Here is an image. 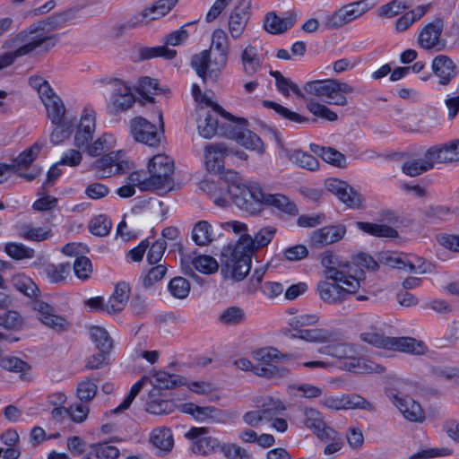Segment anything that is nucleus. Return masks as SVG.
I'll return each mask as SVG.
<instances>
[{
  "instance_id": "1",
  "label": "nucleus",
  "mask_w": 459,
  "mask_h": 459,
  "mask_svg": "<svg viewBox=\"0 0 459 459\" xmlns=\"http://www.w3.org/2000/svg\"><path fill=\"white\" fill-rule=\"evenodd\" d=\"M276 231L275 227L266 226L254 237L245 233L238 241L224 246L221 253V272L236 281L243 280L250 272L254 250L266 247Z\"/></svg>"
},
{
  "instance_id": "2",
  "label": "nucleus",
  "mask_w": 459,
  "mask_h": 459,
  "mask_svg": "<svg viewBox=\"0 0 459 459\" xmlns=\"http://www.w3.org/2000/svg\"><path fill=\"white\" fill-rule=\"evenodd\" d=\"M53 24L54 21L51 18L35 22L7 39L4 43V48H16L18 55L22 56L39 48L48 51L55 47L57 41V36L52 33L55 30Z\"/></svg>"
},
{
  "instance_id": "3",
  "label": "nucleus",
  "mask_w": 459,
  "mask_h": 459,
  "mask_svg": "<svg viewBox=\"0 0 459 459\" xmlns=\"http://www.w3.org/2000/svg\"><path fill=\"white\" fill-rule=\"evenodd\" d=\"M361 278H351L342 281L330 282L328 281H321L317 284V293L319 297L326 303L336 304L348 296L355 294L361 287Z\"/></svg>"
},
{
  "instance_id": "4",
  "label": "nucleus",
  "mask_w": 459,
  "mask_h": 459,
  "mask_svg": "<svg viewBox=\"0 0 459 459\" xmlns=\"http://www.w3.org/2000/svg\"><path fill=\"white\" fill-rule=\"evenodd\" d=\"M173 161L167 155H155L148 163V173L156 191L166 193L173 189Z\"/></svg>"
},
{
  "instance_id": "5",
  "label": "nucleus",
  "mask_w": 459,
  "mask_h": 459,
  "mask_svg": "<svg viewBox=\"0 0 459 459\" xmlns=\"http://www.w3.org/2000/svg\"><path fill=\"white\" fill-rule=\"evenodd\" d=\"M255 375L264 378H277L287 376L288 369L279 368L273 361L280 359V351L272 347L261 348L253 352Z\"/></svg>"
},
{
  "instance_id": "6",
  "label": "nucleus",
  "mask_w": 459,
  "mask_h": 459,
  "mask_svg": "<svg viewBox=\"0 0 459 459\" xmlns=\"http://www.w3.org/2000/svg\"><path fill=\"white\" fill-rule=\"evenodd\" d=\"M264 193V191L257 184L237 186L235 192L230 189L236 205L251 214H256L262 211Z\"/></svg>"
},
{
  "instance_id": "7",
  "label": "nucleus",
  "mask_w": 459,
  "mask_h": 459,
  "mask_svg": "<svg viewBox=\"0 0 459 459\" xmlns=\"http://www.w3.org/2000/svg\"><path fill=\"white\" fill-rule=\"evenodd\" d=\"M321 264L325 268L324 274L327 280L342 281L351 278H360L354 275L355 269L350 262L331 251L321 254Z\"/></svg>"
},
{
  "instance_id": "8",
  "label": "nucleus",
  "mask_w": 459,
  "mask_h": 459,
  "mask_svg": "<svg viewBox=\"0 0 459 459\" xmlns=\"http://www.w3.org/2000/svg\"><path fill=\"white\" fill-rule=\"evenodd\" d=\"M369 6L365 1L353 2L339 8L325 17L324 26L327 30H335L348 24L366 13Z\"/></svg>"
},
{
  "instance_id": "9",
  "label": "nucleus",
  "mask_w": 459,
  "mask_h": 459,
  "mask_svg": "<svg viewBox=\"0 0 459 459\" xmlns=\"http://www.w3.org/2000/svg\"><path fill=\"white\" fill-rule=\"evenodd\" d=\"M443 30L444 21L440 18L427 23L418 34V46L426 51H443L446 47V39L441 38Z\"/></svg>"
},
{
  "instance_id": "10",
  "label": "nucleus",
  "mask_w": 459,
  "mask_h": 459,
  "mask_svg": "<svg viewBox=\"0 0 459 459\" xmlns=\"http://www.w3.org/2000/svg\"><path fill=\"white\" fill-rule=\"evenodd\" d=\"M212 110L201 109L199 118L197 120V130L200 136L204 139L212 138L218 131V115L229 119L234 120V117L224 110L220 105L212 104L210 106Z\"/></svg>"
},
{
  "instance_id": "11",
  "label": "nucleus",
  "mask_w": 459,
  "mask_h": 459,
  "mask_svg": "<svg viewBox=\"0 0 459 459\" xmlns=\"http://www.w3.org/2000/svg\"><path fill=\"white\" fill-rule=\"evenodd\" d=\"M130 131L136 142L151 147H156L160 143L162 132L157 126L143 117H136L130 121Z\"/></svg>"
},
{
  "instance_id": "12",
  "label": "nucleus",
  "mask_w": 459,
  "mask_h": 459,
  "mask_svg": "<svg viewBox=\"0 0 459 459\" xmlns=\"http://www.w3.org/2000/svg\"><path fill=\"white\" fill-rule=\"evenodd\" d=\"M385 393L406 420L411 422L424 421L425 413L420 403L412 398L400 396L401 391L395 388H388Z\"/></svg>"
},
{
  "instance_id": "13",
  "label": "nucleus",
  "mask_w": 459,
  "mask_h": 459,
  "mask_svg": "<svg viewBox=\"0 0 459 459\" xmlns=\"http://www.w3.org/2000/svg\"><path fill=\"white\" fill-rule=\"evenodd\" d=\"M108 83L112 89L110 101L113 110L124 112L131 108L135 103V98L129 83L118 78H112Z\"/></svg>"
},
{
  "instance_id": "14",
  "label": "nucleus",
  "mask_w": 459,
  "mask_h": 459,
  "mask_svg": "<svg viewBox=\"0 0 459 459\" xmlns=\"http://www.w3.org/2000/svg\"><path fill=\"white\" fill-rule=\"evenodd\" d=\"M252 0H238L232 9L228 21V30L233 39L242 37L250 20V7Z\"/></svg>"
},
{
  "instance_id": "15",
  "label": "nucleus",
  "mask_w": 459,
  "mask_h": 459,
  "mask_svg": "<svg viewBox=\"0 0 459 459\" xmlns=\"http://www.w3.org/2000/svg\"><path fill=\"white\" fill-rule=\"evenodd\" d=\"M33 308L38 312L39 320L47 327L56 332L68 330L70 322L65 317L57 315L55 307L51 305L42 300H35Z\"/></svg>"
},
{
  "instance_id": "16",
  "label": "nucleus",
  "mask_w": 459,
  "mask_h": 459,
  "mask_svg": "<svg viewBox=\"0 0 459 459\" xmlns=\"http://www.w3.org/2000/svg\"><path fill=\"white\" fill-rule=\"evenodd\" d=\"M326 189L336 195L341 202L350 208H359L363 203V197L346 182L330 178L325 182Z\"/></svg>"
},
{
  "instance_id": "17",
  "label": "nucleus",
  "mask_w": 459,
  "mask_h": 459,
  "mask_svg": "<svg viewBox=\"0 0 459 459\" xmlns=\"http://www.w3.org/2000/svg\"><path fill=\"white\" fill-rule=\"evenodd\" d=\"M180 411L190 414L195 420L207 423H220L227 420L226 413L213 406H198L193 403L181 404Z\"/></svg>"
},
{
  "instance_id": "18",
  "label": "nucleus",
  "mask_w": 459,
  "mask_h": 459,
  "mask_svg": "<svg viewBox=\"0 0 459 459\" xmlns=\"http://www.w3.org/2000/svg\"><path fill=\"white\" fill-rule=\"evenodd\" d=\"M95 127V111L92 109L84 108L74 134V145L79 149H84L92 140Z\"/></svg>"
},
{
  "instance_id": "19",
  "label": "nucleus",
  "mask_w": 459,
  "mask_h": 459,
  "mask_svg": "<svg viewBox=\"0 0 459 459\" xmlns=\"http://www.w3.org/2000/svg\"><path fill=\"white\" fill-rule=\"evenodd\" d=\"M346 233V227L342 224L330 225L314 230L310 242L316 247H323L341 240Z\"/></svg>"
},
{
  "instance_id": "20",
  "label": "nucleus",
  "mask_w": 459,
  "mask_h": 459,
  "mask_svg": "<svg viewBox=\"0 0 459 459\" xmlns=\"http://www.w3.org/2000/svg\"><path fill=\"white\" fill-rule=\"evenodd\" d=\"M431 69L438 78L440 85H447L458 74V68L455 63L446 55H437L434 57L431 63Z\"/></svg>"
},
{
  "instance_id": "21",
  "label": "nucleus",
  "mask_w": 459,
  "mask_h": 459,
  "mask_svg": "<svg viewBox=\"0 0 459 459\" xmlns=\"http://www.w3.org/2000/svg\"><path fill=\"white\" fill-rule=\"evenodd\" d=\"M207 432L205 428H192L186 437L196 439L192 446L195 454L205 455L221 449L219 441L212 437H201Z\"/></svg>"
},
{
  "instance_id": "22",
  "label": "nucleus",
  "mask_w": 459,
  "mask_h": 459,
  "mask_svg": "<svg viewBox=\"0 0 459 459\" xmlns=\"http://www.w3.org/2000/svg\"><path fill=\"white\" fill-rule=\"evenodd\" d=\"M92 169L96 170L98 178H105L121 173L124 166L118 160V154L111 152L96 160L92 163Z\"/></svg>"
},
{
  "instance_id": "23",
  "label": "nucleus",
  "mask_w": 459,
  "mask_h": 459,
  "mask_svg": "<svg viewBox=\"0 0 459 459\" xmlns=\"http://www.w3.org/2000/svg\"><path fill=\"white\" fill-rule=\"evenodd\" d=\"M275 140L277 146L285 152L286 157L292 163L299 166L302 169H306L314 171L318 169L319 163L317 159L310 153L305 152L301 150H287L284 148L283 143L281 138L275 134Z\"/></svg>"
},
{
  "instance_id": "24",
  "label": "nucleus",
  "mask_w": 459,
  "mask_h": 459,
  "mask_svg": "<svg viewBox=\"0 0 459 459\" xmlns=\"http://www.w3.org/2000/svg\"><path fill=\"white\" fill-rule=\"evenodd\" d=\"M290 337L315 343L333 342L338 340L336 333L323 328H304L299 332L292 333Z\"/></svg>"
},
{
  "instance_id": "25",
  "label": "nucleus",
  "mask_w": 459,
  "mask_h": 459,
  "mask_svg": "<svg viewBox=\"0 0 459 459\" xmlns=\"http://www.w3.org/2000/svg\"><path fill=\"white\" fill-rule=\"evenodd\" d=\"M130 298L129 284L121 281L115 286L110 298L105 303V311L108 314H116L122 311Z\"/></svg>"
},
{
  "instance_id": "26",
  "label": "nucleus",
  "mask_w": 459,
  "mask_h": 459,
  "mask_svg": "<svg viewBox=\"0 0 459 459\" xmlns=\"http://www.w3.org/2000/svg\"><path fill=\"white\" fill-rule=\"evenodd\" d=\"M228 150L222 143H212L205 146V165L209 171L223 173V159Z\"/></svg>"
},
{
  "instance_id": "27",
  "label": "nucleus",
  "mask_w": 459,
  "mask_h": 459,
  "mask_svg": "<svg viewBox=\"0 0 459 459\" xmlns=\"http://www.w3.org/2000/svg\"><path fill=\"white\" fill-rule=\"evenodd\" d=\"M340 82L337 80H317L308 82L305 84L304 90L311 95L316 96L327 103L336 89L341 90Z\"/></svg>"
},
{
  "instance_id": "28",
  "label": "nucleus",
  "mask_w": 459,
  "mask_h": 459,
  "mask_svg": "<svg viewBox=\"0 0 459 459\" xmlns=\"http://www.w3.org/2000/svg\"><path fill=\"white\" fill-rule=\"evenodd\" d=\"M342 368L347 371L357 374L381 373L384 371L382 366L359 358L357 354L347 357L343 360Z\"/></svg>"
},
{
  "instance_id": "29",
  "label": "nucleus",
  "mask_w": 459,
  "mask_h": 459,
  "mask_svg": "<svg viewBox=\"0 0 459 459\" xmlns=\"http://www.w3.org/2000/svg\"><path fill=\"white\" fill-rule=\"evenodd\" d=\"M389 350L412 355H422L427 347L421 341L411 337H392Z\"/></svg>"
},
{
  "instance_id": "30",
  "label": "nucleus",
  "mask_w": 459,
  "mask_h": 459,
  "mask_svg": "<svg viewBox=\"0 0 459 459\" xmlns=\"http://www.w3.org/2000/svg\"><path fill=\"white\" fill-rule=\"evenodd\" d=\"M45 106L47 116L52 124H60L65 120L66 112L65 106L59 96L55 91L49 94L48 98L41 100Z\"/></svg>"
},
{
  "instance_id": "31",
  "label": "nucleus",
  "mask_w": 459,
  "mask_h": 459,
  "mask_svg": "<svg viewBox=\"0 0 459 459\" xmlns=\"http://www.w3.org/2000/svg\"><path fill=\"white\" fill-rule=\"evenodd\" d=\"M264 205L275 208L279 212L289 215H295L298 213L296 204L291 202L286 195L281 194H269L264 192L262 207Z\"/></svg>"
},
{
  "instance_id": "32",
  "label": "nucleus",
  "mask_w": 459,
  "mask_h": 459,
  "mask_svg": "<svg viewBox=\"0 0 459 459\" xmlns=\"http://www.w3.org/2000/svg\"><path fill=\"white\" fill-rule=\"evenodd\" d=\"M242 71L247 76L254 75L262 65V59L257 48L253 45H247L240 55Z\"/></svg>"
},
{
  "instance_id": "33",
  "label": "nucleus",
  "mask_w": 459,
  "mask_h": 459,
  "mask_svg": "<svg viewBox=\"0 0 459 459\" xmlns=\"http://www.w3.org/2000/svg\"><path fill=\"white\" fill-rule=\"evenodd\" d=\"M136 91L142 99L139 103L143 106L151 104L153 106L154 98L153 95L157 94L160 89L158 87V82L151 77H142L139 79L136 85Z\"/></svg>"
},
{
  "instance_id": "34",
  "label": "nucleus",
  "mask_w": 459,
  "mask_h": 459,
  "mask_svg": "<svg viewBox=\"0 0 459 459\" xmlns=\"http://www.w3.org/2000/svg\"><path fill=\"white\" fill-rule=\"evenodd\" d=\"M212 225L207 221H199L192 230V239L200 247L208 246L215 239Z\"/></svg>"
},
{
  "instance_id": "35",
  "label": "nucleus",
  "mask_w": 459,
  "mask_h": 459,
  "mask_svg": "<svg viewBox=\"0 0 459 459\" xmlns=\"http://www.w3.org/2000/svg\"><path fill=\"white\" fill-rule=\"evenodd\" d=\"M426 156L433 168L436 163H448L456 161L451 142L448 143L433 146L426 152Z\"/></svg>"
},
{
  "instance_id": "36",
  "label": "nucleus",
  "mask_w": 459,
  "mask_h": 459,
  "mask_svg": "<svg viewBox=\"0 0 459 459\" xmlns=\"http://www.w3.org/2000/svg\"><path fill=\"white\" fill-rule=\"evenodd\" d=\"M379 261L386 266L401 269L411 273H417V269L421 268V265L417 266L412 262L404 259L402 255L390 252L381 253Z\"/></svg>"
},
{
  "instance_id": "37",
  "label": "nucleus",
  "mask_w": 459,
  "mask_h": 459,
  "mask_svg": "<svg viewBox=\"0 0 459 459\" xmlns=\"http://www.w3.org/2000/svg\"><path fill=\"white\" fill-rule=\"evenodd\" d=\"M151 443L160 452H169L174 445L173 436L169 429L165 427L154 429L150 436Z\"/></svg>"
},
{
  "instance_id": "38",
  "label": "nucleus",
  "mask_w": 459,
  "mask_h": 459,
  "mask_svg": "<svg viewBox=\"0 0 459 459\" xmlns=\"http://www.w3.org/2000/svg\"><path fill=\"white\" fill-rule=\"evenodd\" d=\"M310 149L314 153L321 156L327 163L338 168H343L346 165L345 156L332 147H322L316 144H311Z\"/></svg>"
},
{
  "instance_id": "39",
  "label": "nucleus",
  "mask_w": 459,
  "mask_h": 459,
  "mask_svg": "<svg viewBox=\"0 0 459 459\" xmlns=\"http://www.w3.org/2000/svg\"><path fill=\"white\" fill-rule=\"evenodd\" d=\"M318 351L323 355L337 358L339 359H345L352 354H357V350L354 345L346 342L332 343L321 347Z\"/></svg>"
},
{
  "instance_id": "40",
  "label": "nucleus",
  "mask_w": 459,
  "mask_h": 459,
  "mask_svg": "<svg viewBox=\"0 0 459 459\" xmlns=\"http://www.w3.org/2000/svg\"><path fill=\"white\" fill-rule=\"evenodd\" d=\"M356 225L363 232L374 237L394 238L398 236L397 230L387 225L363 221H358Z\"/></svg>"
},
{
  "instance_id": "41",
  "label": "nucleus",
  "mask_w": 459,
  "mask_h": 459,
  "mask_svg": "<svg viewBox=\"0 0 459 459\" xmlns=\"http://www.w3.org/2000/svg\"><path fill=\"white\" fill-rule=\"evenodd\" d=\"M258 410L264 421H270L281 411L285 410L283 403L272 397L264 398L258 405Z\"/></svg>"
},
{
  "instance_id": "42",
  "label": "nucleus",
  "mask_w": 459,
  "mask_h": 459,
  "mask_svg": "<svg viewBox=\"0 0 459 459\" xmlns=\"http://www.w3.org/2000/svg\"><path fill=\"white\" fill-rule=\"evenodd\" d=\"M304 424L307 428L313 430V432L320 437V434H325V430L332 429L324 422L321 414L318 411L309 408L304 411Z\"/></svg>"
},
{
  "instance_id": "43",
  "label": "nucleus",
  "mask_w": 459,
  "mask_h": 459,
  "mask_svg": "<svg viewBox=\"0 0 459 459\" xmlns=\"http://www.w3.org/2000/svg\"><path fill=\"white\" fill-rule=\"evenodd\" d=\"M41 148V143H35L30 147L27 148L22 153H20L19 156L13 160V163L11 164L13 171H17L20 169L29 167L37 158Z\"/></svg>"
},
{
  "instance_id": "44",
  "label": "nucleus",
  "mask_w": 459,
  "mask_h": 459,
  "mask_svg": "<svg viewBox=\"0 0 459 459\" xmlns=\"http://www.w3.org/2000/svg\"><path fill=\"white\" fill-rule=\"evenodd\" d=\"M431 169V163L426 153L423 158L406 160L402 166L403 172L410 177L419 176Z\"/></svg>"
},
{
  "instance_id": "45",
  "label": "nucleus",
  "mask_w": 459,
  "mask_h": 459,
  "mask_svg": "<svg viewBox=\"0 0 459 459\" xmlns=\"http://www.w3.org/2000/svg\"><path fill=\"white\" fill-rule=\"evenodd\" d=\"M191 66L196 72V74L202 78L203 82H205L207 73L210 74L212 69L211 55L208 50H204L199 54L195 55L191 60Z\"/></svg>"
},
{
  "instance_id": "46",
  "label": "nucleus",
  "mask_w": 459,
  "mask_h": 459,
  "mask_svg": "<svg viewBox=\"0 0 459 459\" xmlns=\"http://www.w3.org/2000/svg\"><path fill=\"white\" fill-rule=\"evenodd\" d=\"M90 336L100 351L106 350L107 351H111L113 349V340L105 328L97 325L91 326L90 328Z\"/></svg>"
},
{
  "instance_id": "47",
  "label": "nucleus",
  "mask_w": 459,
  "mask_h": 459,
  "mask_svg": "<svg viewBox=\"0 0 459 459\" xmlns=\"http://www.w3.org/2000/svg\"><path fill=\"white\" fill-rule=\"evenodd\" d=\"M270 75L275 79L277 90L282 95L288 97L290 95V91H291L299 98H304V95L299 86L290 79L284 77L279 71H271Z\"/></svg>"
},
{
  "instance_id": "48",
  "label": "nucleus",
  "mask_w": 459,
  "mask_h": 459,
  "mask_svg": "<svg viewBox=\"0 0 459 459\" xmlns=\"http://www.w3.org/2000/svg\"><path fill=\"white\" fill-rule=\"evenodd\" d=\"M238 142L247 149L256 151L259 154L264 153V144L261 138L250 130L238 133Z\"/></svg>"
},
{
  "instance_id": "49",
  "label": "nucleus",
  "mask_w": 459,
  "mask_h": 459,
  "mask_svg": "<svg viewBox=\"0 0 459 459\" xmlns=\"http://www.w3.org/2000/svg\"><path fill=\"white\" fill-rule=\"evenodd\" d=\"M246 319V313L243 308L236 306L229 307L219 316V322L227 326L241 324Z\"/></svg>"
},
{
  "instance_id": "50",
  "label": "nucleus",
  "mask_w": 459,
  "mask_h": 459,
  "mask_svg": "<svg viewBox=\"0 0 459 459\" xmlns=\"http://www.w3.org/2000/svg\"><path fill=\"white\" fill-rule=\"evenodd\" d=\"M178 0H157L150 6L145 7L152 21L160 19L167 15L178 4Z\"/></svg>"
},
{
  "instance_id": "51",
  "label": "nucleus",
  "mask_w": 459,
  "mask_h": 459,
  "mask_svg": "<svg viewBox=\"0 0 459 459\" xmlns=\"http://www.w3.org/2000/svg\"><path fill=\"white\" fill-rule=\"evenodd\" d=\"M262 103L264 108L273 109L277 114L287 120L299 124L308 122V118L299 115V113L293 112L274 101L264 100Z\"/></svg>"
},
{
  "instance_id": "52",
  "label": "nucleus",
  "mask_w": 459,
  "mask_h": 459,
  "mask_svg": "<svg viewBox=\"0 0 459 459\" xmlns=\"http://www.w3.org/2000/svg\"><path fill=\"white\" fill-rule=\"evenodd\" d=\"M114 139L110 134H103L100 137L95 140L91 144L88 143L83 149L86 152L92 157H97L102 152L112 148Z\"/></svg>"
},
{
  "instance_id": "53",
  "label": "nucleus",
  "mask_w": 459,
  "mask_h": 459,
  "mask_svg": "<svg viewBox=\"0 0 459 459\" xmlns=\"http://www.w3.org/2000/svg\"><path fill=\"white\" fill-rule=\"evenodd\" d=\"M177 56V51L169 49L166 45L158 47H145L140 50L142 59H152L154 57H163L171 60Z\"/></svg>"
},
{
  "instance_id": "54",
  "label": "nucleus",
  "mask_w": 459,
  "mask_h": 459,
  "mask_svg": "<svg viewBox=\"0 0 459 459\" xmlns=\"http://www.w3.org/2000/svg\"><path fill=\"white\" fill-rule=\"evenodd\" d=\"M292 23L278 17L274 13H269L264 19V28L271 34H280L286 31Z\"/></svg>"
},
{
  "instance_id": "55",
  "label": "nucleus",
  "mask_w": 459,
  "mask_h": 459,
  "mask_svg": "<svg viewBox=\"0 0 459 459\" xmlns=\"http://www.w3.org/2000/svg\"><path fill=\"white\" fill-rule=\"evenodd\" d=\"M319 439L328 443L324 449V453L326 455L338 452L343 445L342 437L333 429L325 430L324 435L320 434Z\"/></svg>"
},
{
  "instance_id": "56",
  "label": "nucleus",
  "mask_w": 459,
  "mask_h": 459,
  "mask_svg": "<svg viewBox=\"0 0 459 459\" xmlns=\"http://www.w3.org/2000/svg\"><path fill=\"white\" fill-rule=\"evenodd\" d=\"M319 317L316 314H300L294 315L288 320V325L293 333L299 332L307 326H312L317 324Z\"/></svg>"
},
{
  "instance_id": "57",
  "label": "nucleus",
  "mask_w": 459,
  "mask_h": 459,
  "mask_svg": "<svg viewBox=\"0 0 459 459\" xmlns=\"http://www.w3.org/2000/svg\"><path fill=\"white\" fill-rule=\"evenodd\" d=\"M391 338L385 336L382 333L377 330H369L360 333V340L364 342L371 344L377 348L389 350Z\"/></svg>"
},
{
  "instance_id": "58",
  "label": "nucleus",
  "mask_w": 459,
  "mask_h": 459,
  "mask_svg": "<svg viewBox=\"0 0 459 459\" xmlns=\"http://www.w3.org/2000/svg\"><path fill=\"white\" fill-rule=\"evenodd\" d=\"M192 264L196 271L204 274L214 273L219 269V264L216 259L208 255H203L194 258Z\"/></svg>"
},
{
  "instance_id": "59",
  "label": "nucleus",
  "mask_w": 459,
  "mask_h": 459,
  "mask_svg": "<svg viewBox=\"0 0 459 459\" xmlns=\"http://www.w3.org/2000/svg\"><path fill=\"white\" fill-rule=\"evenodd\" d=\"M411 5V0H392L378 9V15L391 18L410 8Z\"/></svg>"
},
{
  "instance_id": "60",
  "label": "nucleus",
  "mask_w": 459,
  "mask_h": 459,
  "mask_svg": "<svg viewBox=\"0 0 459 459\" xmlns=\"http://www.w3.org/2000/svg\"><path fill=\"white\" fill-rule=\"evenodd\" d=\"M111 226V221L106 215L100 214L91 220L89 230L95 236L105 237L109 233Z\"/></svg>"
},
{
  "instance_id": "61",
  "label": "nucleus",
  "mask_w": 459,
  "mask_h": 459,
  "mask_svg": "<svg viewBox=\"0 0 459 459\" xmlns=\"http://www.w3.org/2000/svg\"><path fill=\"white\" fill-rule=\"evenodd\" d=\"M6 254L15 260L30 259L35 255V251L23 244L10 242L4 247Z\"/></svg>"
},
{
  "instance_id": "62",
  "label": "nucleus",
  "mask_w": 459,
  "mask_h": 459,
  "mask_svg": "<svg viewBox=\"0 0 459 459\" xmlns=\"http://www.w3.org/2000/svg\"><path fill=\"white\" fill-rule=\"evenodd\" d=\"M0 368L10 372L22 373L29 370L30 366L18 357L8 355L0 358Z\"/></svg>"
},
{
  "instance_id": "63",
  "label": "nucleus",
  "mask_w": 459,
  "mask_h": 459,
  "mask_svg": "<svg viewBox=\"0 0 459 459\" xmlns=\"http://www.w3.org/2000/svg\"><path fill=\"white\" fill-rule=\"evenodd\" d=\"M44 272L52 283H57L64 281L66 275L70 272L69 264H48L46 265Z\"/></svg>"
},
{
  "instance_id": "64",
  "label": "nucleus",
  "mask_w": 459,
  "mask_h": 459,
  "mask_svg": "<svg viewBox=\"0 0 459 459\" xmlns=\"http://www.w3.org/2000/svg\"><path fill=\"white\" fill-rule=\"evenodd\" d=\"M13 282L17 290L28 297H34L39 291L36 283L25 275H17L13 278Z\"/></svg>"
}]
</instances>
